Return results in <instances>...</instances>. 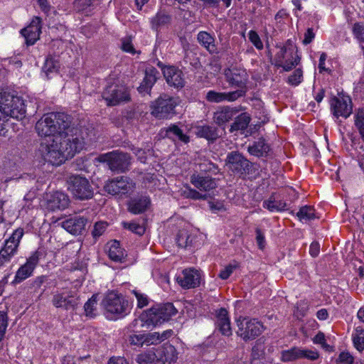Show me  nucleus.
<instances>
[{"instance_id":"53","label":"nucleus","mask_w":364,"mask_h":364,"mask_svg":"<svg viewBox=\"0 0 364 364\" xmlns=\"http://www.w3.org/2000/svg\"><path fill=\"white\" fill-rule=\"evenodd\" d=\"M353 32L356 38L364 41V23H355L353 27Z\"/></svg>"},{"instance_id":"52","label":"nucleus","mask_w":364,"mask_h":364,"mask_svg":"<svg viewBox=\"0 0 364 364\" xmlns=\"http://www.w3.org/2000/svg\"><path fill=\"white\" fill-rule=\"evenodd\" d=\"M186 196L188 198H191L193 200H205L208 198L207 194H202L197 191L196 190L190 188L187 192L185 193Z\"/></svg>"},{"instance_id":"17","label":"nucleus","mask_w":364,"mask_h":364,"mask_svg":"<svg viewBox=\"0 0 364 364\" xmlns=\"http://www.w3.org/2000/svg\"><path fill=\"white\" fill-rule=\"evenodd\" d=\"M200 273L196 269L189 268L182 271L176 280L178 284L183 289H193L200 284Z\"/></svg>"},{"instance_id":"4","label":"nucleus","mask_w":364,"mask_h":364,"mask_svg":"<svg viewBox=\"0 0 364 364\" xmlns=\"http://www.w3.org/2000/svg\"><path fill=\"white\" fill-rule=\"evenodd\" d=\"M0 112L6 117L21 119L25 117L26 109L20 97L0 89Z\"/></svg>"},{"instance_id":"60","label":"nucleus","mask_w":364,"mask_h":364,"mask_svg":"<svg viewBox=\"0 0 364 364\" xmlns=\"http://www.w3.org/2000/svg\"><path fill=\"white\" fill-rule=\"evenodd\" d=\"M255 232H256V235H257L256 240H257V245L259 249L262 250L265 245L264 235L263 232H262V230L259 228H257Z\"/></svg>"},{"instance_id":"61","label":"nucleus","mask_w":364,"mask_h":364,"mask_svg":"<svg viewBox=\"0 0 364 364\" xmlns=\"http://www.w3.org/2000/svg\"><path fill=\"white\" fill-rule=\"evenodd\" d=\"M92 4V0H75V6L80 10H85Z\"/></svg>"},{"instance_id":"44","label":"nucleus","mask_w":364,"mask_h":364,"mask_svg":"<svg viewBox=\"0 0 364 364\" xmlns=\"http://www.w3.org/2000/svg\"><path fill=\"white\" fill-rule=\"evenodd\" d=\"M303 80V71L301 68L296 69L294 73L289 76L287 82L293 86L299 85Z\"/></svg>"},{"instance_id":"27","label":"nucleus","mask_w":364,"mask_h":364,"mask_svg":"<svg viewBox=\"0 0 364 364\" xmlns=\"http://www.w3.org/2000/svg\"><path fill=\"white\" fill-rule=\"evenodd\" d=\"M238 113V109L230 107H223L217 110L213 115L214 122L219 126L230 121Z\"/></svg>"},{"instance_id":"7","label":"nucleus","mask_w":364,"mask_h":364,"mask_svg":"<svg viewBox=\"0 0 364 364\" xmlns=\"http://www.w3.org/2000/svg\"><path fill=\"white\" fill-rule=\"evenodd\" d=\"M102 97L107 106H117L120 103L127 102L131 99L128 88L119 84L107 86L102 92Z\"/></svg>"},{"instance_id":"5","label":"nucleus","mask_w":364,"mask_h":364,"mask_svg":"<svg viewBox=\"0 0 364 364\" xmlns=\"http://www.w3.org/2000/svg\"><path fill=\"white\" fill-rule=\"evenodd\" d=\"M68 189L75 198L85 200L93 197V188L85 176L72 175L68 178Z\"/></svg>"},{"instance_id":"34","label":"nucleus","mask_w":364,"mask_h":364,"mask_svg":"<svg viewBox=\"0 0 364 364\" xmlns=\"http://www.w3.org/2000/svg\"><path fill=\"white\" fill-rule=\"evenodd\" d=\"M108 255L113 261L122 262L125 256V251L120 247V244L118 241L114 240L110 242Z\"/></svg>"},{"instance_id":"15","label":"nucleus","mask_w":364,"mask_h":364,"mask_svg":"<svg viewBox=\"0 0 364 364\" xmlns=\"http://www.w3.org/2000/svg\"><path fill=\"white\" fill-rule=\"evenodd\" d=\"M41 255V254L39 251H35L32 253V255L27 259L26 262L21 265L17 270L14 278L15 283H20L31 276L34 269L39 262Z\"/></svg>"},{"instance_id":"39","label":"nucleus","mask_w":364,"mask_h":364,"mask_svg":"<svg viewBox=\"0 0 364 364\" xmlns=\"http://www.w3.org/2000/svg\"><path fill=\"white\" fill-rule=\"evenodd\" d=\"M353 341L354 346L358 351L361 352L364 350V328L363 327L358 326L355 328Z\"/></svg>"},{"instance_id":"29","label":"nucleus","mask_w":364,"mask_h":364,"mask_svg":"<svg viewBox=\"0 0 364 364\" xmlns=\"http://www.w3.org/2000/svg\"><path fill=\"white\" fill-rule=\"evenodd\" d=\"M68 196L63 192L56 191L48 199V206L52 210L65 209L69 204Z\"/></svg>"},{"instance_id":"56","label":"nucleus","mask_w":364,"mask_h":364,"mask_svg":"<svg viewBox=\"0 0 364 364\" xmlns=\"http://www.w3.org/2000/svg\"><path fill=\"white\" fill-rule=\"evenodd\" d=\"M133 293L134 294L137 302H138V307L143 308L146 306L148 304V298L146 295L138 292L137 291H133Z\"/></svg>"},{"instance_id":"8","label":"nucleus","mask_w":364,"mask_h":364,"mask_svg":"<svg viewBox=\"0 0 364 364\" xmlns=\"http://www.w3.org/2000/svg\"><path fill=\"white\" fill-rule=\"evenodd\" d=\"M135 188L133 181L124 176H117L108 180L104 186V190L112 196L124 195L131 193Z\"/></svg>"},{"instance_id":"38","label":"nucleus","mask_w":364,"mask_h":364,"mask_svg":"<svg viewBox=\"0 0 364 364\" xmlns=\"http://www.w3.org/2000/svg\"><path fill=\"white\" fill-rule=\"evenodd\" d=\"M287 205L282 200H277L274 195L271 196L267 200L264 201L263 207L269 211H282L284 210Z\"/></svg>"},{"instance_id":"63","label":"nucleus","mask_w":364,"mask_h":364,"mask_svg":"<svg viewBox=\"0 0 364 364\" xmlns=\"http://www.w3.org/2000/svg\"><path fill=\"white\" fill-rule=\"evenodd\" d=\"M314 342L315 343H318L322 346L323 348L329 347L328 345L326 343L325 336L323 333H318L314 338Z\"/></svg>"},{"instance_id":"45","label":"nucleus","mask_w":364,"mask_h":364,"mask_svg":"<svg viewBox=\"0 0 364 364\" xmlns=\"http://www.w3.org/2000/svg\"><path fill=\"white\" fill-rule=\"evenodd\" d=\"M228 321H230V318L228 311L224 308H221L217 314V328L220 331L222 328L223 325Z\"/></svg>"},{"instance_id":"59","label":"nucleus","mask_w":364,"mask_h":364,"mask_svg":"<svg viewBox=\"0 0 364 364\" xmlns=\"http://www.w3.org/2000/svg\"><path fill=\"white\" fill-rule=\"evenodd\" d=\"M18 245L17 242H12L9 238L5 241L4 246L3 247L7 250L10 253L16 254L18 250Z\"/></svg>"},{"instance_id":"10","label":"nucleus","mask_w":364,"mask_h":364,"mask_svg":"<svg viewBox=\"0 0 364 364\" xmlns=\"http://www.w3.org/2000/svg\"><path fill=\"white\" fill-rule=\"evenodd\" d=\"M331 110L336 117H348L353 111V104L349 96L344 94H338L333 96L330 100Z\"/></svg>"},{"instance_id":"20","label":"nucleus","mask_w":364,"mask_h":364,"mask_svg":"<svg viewBox=\"0 0 364 364\" xmlns=\"http://www.w3.org/2000/svg\"><path fill=\"white\" fill-rule=\"evenodd\" d=\"M131 165L130 156L122 151H112L110 170L112 171L124 173L129 169Z\"/></svg>"},{"instance_id":"14","label":"nucleus","mask_w":364,"mask_h":364,"mask_svg":"<svg viewBox=\"0 0 364 364\" xmlns=\"http://www.w3.org/2000/svg\"><path fill=\"white\" fill-rule=\"evenodd\" d=\"M225 77L227 82L233 87H237V90H242L241 97L247 92V74L245 70L235 68L225 70Z\"/></svg>"},{"instance_id":"46","label":"nucleus","mask_w":364,"mask_h":364,"mask_svg":"<svg viewBox=\"0 0 364 364\" xmlns=\"http://www.w3.org/2000/svg\"><path fill=\"white\" fill-rule=\"evenodd\" d=\"M60 68L59 63L52 58H48L45 62L43 69L47 75L57 72Z\"/></svg>"},{"instance_id":"24","label":"nucleus","mask_w":364,"mask_h":364,"mask_svg":"<svg viewBox=\"0 0 364 364\" xmlns=\"http://www.w3.org/2000/svg\"><path fill=\"white\" fill-rule=\"evenodd\" d=\"M223 130H220L214 125L198 126L196 128V134L198 136L205 138L209 141H216L223 134Z\"/></svg>"},{"instance_id":"25","label":"nucleus","mask_w":364,"mask_h":364,"mask_svg":"<svg viewBox=\"0 0 364 364\" xmlns=\"http://www.w3.org/2000/svg\"><path fill=\"white\" fill-rule=\"evenodd\" d=\"M87 222L86 218L75 216L65 220L63 227L71 234L77 235L85 230Z\"/></svg>"},{"instance_id":"9","label":"nucleus","mask_w":364,"mask_h":364,"mask_svg":"<svg viewBox=\"0 0 364 364\" xmlns=\"http://www.w3.org/2000/svg\"><path fill=\"white\" fill-rule=\"evenodd\" d=\"M237 324L238 330L236 333L245 341L255 339L263 331L262 324L256 319L239 318L237 320Z\"/></svg>"},{"instance_id":"16","label":"nucleus","mask_w":364,"mask_h":364,"mask_svg":"<svg viewBox=\"0 0 364 364\" xmlns=\"http://www.w3.org/2000/svg\"><path fill=\"white\" fill-rule=\"evenodd\" d=\"M287 53V49L285 46L280 48V50L275 55V66L277 68H282L284 71H290L295 68L300 62V57L294 53L293 51L289 53L291 58L285 59Z\"/></svg>"},{"instance_id":"6","label":"nucleus","mask_w":364,"mask_h":364,"mask_svg":"<svg viewBox=\"0 0 364 364\" xmlns=\"http://www.w3.org/2000/svg\"><path fill=\"white\" fill-rule=\"evenodd\" d=\"M102 306L107 313L123 317L129 312V301L122 295L109 292L102 301Z\"/></svg>"},{"instance_id":"13","label":"nucleus","mask_w":364,"mask_h":364,"mask_svg":"<svg viewBox=\"0 0 364 364\" xmlns=\"http://www.w3.org/2000/svg\"><path fill=\"white\" fill-rule=\"evenodd\" d=\"M78 303V296L72 291L57 292L52 299V304L54 306L65 310L75 309Z\"/></svg>"},{"instance_id":"2","label":"nucleus","mask_w":364,"mask_h":364,"mask_svg":"<svg viewBox=\"0 0 364 364\" xmlns=\"http://www.w3.org/2000/svg\"><path fill=\"white\" fill-rule=\"evenodd\" d=\"M178 359V353L171 344H164L157 348L137 355L139 364H171Z\"/></svg>"},{"instance_id":"51","label":"nucleus","mask_w":364,"mask_h":364,"mask_svg":"<svg viewBox=\"0 0 364 364\" xmlns=\"http://www.w3.org/2000/svg\"><path fill=\"white\" fill-rule=\"evenodd\" d=\"M14 254L10 253L7 250L2 247L0 250V267L4 266L6 263L11 261Z\"/></svg>"},{"instance_id":"37","label":"nucleus","mask_w":364,"mask_h":364,"mask_svg":"<svg viewBox=\"0 0 364 364\" xmlns=\"http://www.w3.org/2000/svg\"><path fill=\"white\" fill-rule=\"evenodd\" d=\"M171 22V16L165 12H159L151 20L152 28L158 30L163 26H168Z\"/></svg>"},{"instance_id":"18","label":"nucleus","mask_w":364,"mask_h":364,"mask_svg":"<svg viewBox=\"0 0 364 364\" xmlns=\"http://www.w3.org/2000/svg\"><path fill=\"white\" fill-rule=\"evenodd\" d=\"M318 358L317 352L310 350H303L299 348H291L281 353V360L283 362H291L301 358H307L311 360Z\"/></svg>"},{"instance_id":"30","label":"nucleus","mask_w":364,"mask_h":364,"mask_svg":"<svg viewBox=\"0 0 364 364\" xmlns=\"http://www.w3.org/2000/svg\"><path fill=\"white\" fill-rule=\"evenodd\" d=\"M150 204V200L146 196H141L132 199L128 204V210L133 214H140L144 212Z\"/></svg>"},{"instance_id":"12","label":"nucleus","mask_w":364,"mask_h":364,"mask_svg":"<svg viewBox=\"0 0 364 364\" xmlns=\"http://www.w3.org/2000/svg\"><path fill=\"white\" fill-rule=\"evenodd\" d=\"M176 102L172 97L166 95L159 97L151 105V114L158 119L168 118L173 113Z\"/></svg>"},{"instance_id":"41","label":"nucleus","mask_w":364,"mask_h":364,"mask_svg":"<svg viewBox=\"0 0 364 364\" xmlns=\"http://www.w3.org/2000/svg\"><path fill=\"white\" fill-rule=\"evenodd\" d=\"M354 124L362 140H364V110L360 109L355 114Z\"/></svg>"},{"instance_id":"3","label":"nucleus","mask_w":364,"mask_h":364,"mask_svg":"<svg viewBox=\"0 0 364 364\" xmlns=\"http://www.w3.org/2000/svg\"><path fill=\"white\" fill-rule=\"evenodd\" d=\"M176 312V309L171 303L160 304L142 314L138 319L134 321V325L141 323V326L147 328L151 326H155L168 321Z\"/></svg>"},{"instance_id":"50","label":"nucleus","mask_w":364,"mask_h":364,"mask_svg":"<svg viewBox=\"0 0 364 364\" xmlns=\"http://www.w3.org/2000/svg\"><path fill=\"white\" fill-rule=\"evenodd\" d=\"M8 325L6 314L0 311V341L3 339Z\"/></svg>"},{"instance_id":"11","label":"nucleus","mask_w":364,"mask_h":364,"mask_svg":"<svg viewBox=\"0 0 364 364\" xmlns=\"http://www.w3.org/2000/svg\"><path fill=\"white\" fill-rule=\"evenodd\" d=\"M226 166L232 173L244 176L249 173L251 163L240 153L231 151L227 156Z\"/></svg>"},{"instance_id":"31","label":"nucleus","mask_w":364,"mask_h":364,"mask_svg":"<svg viewBox=\"0 0 364 364\" xmlns=\"http://www.w3.org/2000/svg\"><path fill=\"white\" fill-rule=\"evenodd\" d=\"M198 43L210 53H218V48L215 43V39L206 31H200L197 36Z\"/></svg>"},{"instance_id":"55","label":"nucleus","mask_w":364,"mask_h":364,"mask_svg":"<svg viewBox=\"0 0 364 364\" xmlns=\"http://www.w3.org/2000/svg\"><path fill=\"white\" fill-rule=\"evenodd\" d=\"M353 356L350 353L345 352L340 354L338 360H337V364H353Z\"/></svg>"},{"instance_id":"58","label":"nucleus","mask_w":364,"mask_h":364,"mask_svg":"<svg viewBox=\"0 0 364 364\" xmlns=\"http://www.w3.org/2000/svg\"><path fill=\"white\" fill-rule=\"evenodd\" d=\"M236 268L235 265L229 264L220 271L219 277L222 279H227L232 273L233 269Z\"/></svg>"},{"instance_id":"35","label":"nucleus","mask_w":364,"mask_h":364,"mask_svg":"<svg viewBox=\"0 0 364 364\" xmlns=\"http://www.w3.org/2000/svg\"><path fill=\"white\" fill-rule=\"evenodd\" d=\"M251 118L247 113H242L235 117V122L231 124L230 132L245 130L249 125Z\"/></svg>"},{"instance_id":"43","label":"nucleus","mask_w":364,"mask_h":364,"mask_svg":"<svg viewBox=\"0 0 364 364\" xmlns=\"http://www.w3.org/2000/svg\"><path fill=\"white\" fill-rule=\"evenodd\" d=\"M158 71L155 68H151L149 70H146L145 73V77L143 80V82L145 85H148V87H152L155 84L157 80L156 74H158Z\"/></svg>"},{"instance_id":"40","label":"nucleus","mask_w":364,"mask_h":364,"mask_svg":"<svg viewBox=\"0 0 364 364\" xmlns=\"http://www.w3.org/2000/svg\"><path fill=\"white\" fill-rule=\"evenodd\" d=\"M296 216L301 221L312 220L315 218V210L312 206H303L297 212Z\"/></svg>"},{"instance_id":"49","label":"nucleus","mask_w":364,"mask_h":364,"mask_svg":"<svg viewBox=\"0 0 364 364\" xmlns=\"http://www.w3.org/2000/svg\"><path fill=\"white\" fill-rule=\"evenodd\" d=\"M107 223L105 222H97L95 224L92 235L94 237H98L101 236L106 230Z\"/></svg>"},{"instance_id":"21","label":"nucleus","mask_w":364,"mask_h":364,"mask_svg":"<svg viewBox=\"0 0 364 364\" xmlns=\"http://www.w3.org/2000/svg\"><path fill=\"white\" fill-rule=\"evenodd\" d=\"M41 19L39 17L33 18L28 26L21 30V33L26 39L28 46L33 45L39 39L41 33Z\"/></svg>"},{"instance_id":"42","label":"nucleus","mask_w":364,"mask_h":364,"mask_svg":"<svg viewBox=\"0 0 364 364\" xmlns=\"http://www.w3.org/2000/svg\"><path fill=\"white\" fill-rule=\"evenodd\" d=\"M97 295H93L84 306L85 312L87 316L94 317L97 313Z\"/></svg>"},{"instance_id":"48","label":"nucleus","mask_w":364,"mask_h":364,"mask_svg":"<svg viewBox=\"0 0 364 364\" xmlns=\"http://www.w3.org/2000/svg\"><path fill=\"white\" fill-rule=\"evenodd\" d=\"M248 38L250 42L256 47L257 49H263V43L256 31H250L248 33Z\"/></svg>"},{"instance_id":"62","label":"nucleus","mask_w":364,"mask_h":364,"mask_svg":"<svg viewBox=\"0 0 364 364\" xmlns=\"http://www.w3.org/2000/svg\"><path fill=\"white\" fill-rule=\"evenodd\" d=\"M314 37H315V34L313 31V29L311 28H309L304 33V38L303 40V43L304 45L309 44L313 41Z\"/></svg>"},{"instance_id":"28","label":"nucleus","mask_w":364,"mask_h":364,"mask_svg":"<svg viewBox=\"0 0 364 364\" xmlns=\"http://www.w3.org/2000/svg\"><path fill=\"white\" fill-rule=\"evenodd\" d=\"M161 133H164V136L173 141H180L187 144L190 141L188 135L185 134L183 130L176 124H171L168 127H165L161 130Z\"/></svg>"},{"instance_id":"64","label":"nucleus","mask_w":364,"mask_h":364,"mask_svg":"<svg viewBox=\"0 0 364 364\" xmlns=\"http://www.w3.org/2000/svg\"><path fill=\"white\" fill-rule=\"evenodd\" d=\"M134 154L138 157V159L143 163L145 162L146 159V153L145 150L140 148L132 149Z\"/></svg>"},{"instance_id":"22","label":"nucleus","mask_w":364,"mask_h":364,"mask_svg":"<svg viewBox=\"0 0 364 364\" xmlns=\"http://www.w3.org/2000/svg\"><path fill=\"white\" fill-rule=\"evenodd\" d=\"M164 76L168 85L183 87L185 84L183 72L174 66H166L163 70Z\"/></svg>"},{"instance_id":"19","label":"nucleus","mask_w":364,"mask_h":364,"mask_svg":"<svg viewBox=\"0 0 364 364\" xmlns=\"http://www.w3.org/2000/svg\"><path fill=\"white\" fill-rule=\"evenodd\" d=\"M51 119L50 113H48L36 123L35 129L38 135L43 139L42 141H51L54 136H58V135H55V132H53Z\"/></svg>"},{"instance_id":"23","label":"nucleus","mask_w":364,"mask_h":364,"mask_svg":"<svg viewBox=\"0 0 364 364\" xmlns=\"http://www.w3.org/2000/svg\"><path fill=\"white\" fill-rule=\"evenodd\" d=\"M242 90H235L230 92H218L210 90L207 92L205 99L210 102L219 103L223 101L232 102L241 97Z\"/></svg>"},{"instance_id":"36","label":"nucleus","mask_w":364,"mask_h":364,"mask_svg":"<svg viewBox=\"0 0 364 364\" xmlns=\"http://www.w3.org/2000/svg\"><path fill=\"white\" fill-rule=\"evenodd\" d=\"M176 240L178 247L187 248L193 245V237L186 229H182L178 230Z\"/></svg>"},{"instance_id":"1","label":"nucleus","mask_w":364,"mask_h":364,"mask_svg":"<svg viewBox=\"0 0 364 364\" xmlns=\"http://www.w3.org/2000/svg\"><path fill=\"white\" fill-rule=\"evenodd\" d=\"M53 132L51 141H41L38 151L46 161L59 166L82 150L85 139L78 128L72 126L70 117L63 112H50Z\"/></svg>"},{"instance_id":"26","label":"nucleus","mask_w":364,"mask_h":364,"mask_svg":"<svg viewBox=\"0 0 364 364\" xmlns=\"http://www.w3.org/2000/svg\"><path fill=\"white\" fill-rule=\"evenodd\" d=\"M191 183L196 188L204 191H209L217 187V183L214 178L200 174H193L191 176Z\"/></svg>"},{"instance_id":"32","label":"nucleus","mask_w":364,"mask_h":364,"mask_svg":"<svg viewBox=\"0 0 364 364\" xmlns=\"http://www.w3.org/2000/svg\"><path fill=\"white\" fill-rule=\"evenodd\" d=\"M269 151V146L262 138L259 139L252 145L248 146V152L257 157L267 156Z\"/></svg>"},{"instance_id":"57","label":"nucleus","mask_w":364,"mask_h":364,"mask_svg":"<svg viewBox=\"0 0 364 364\" xmlns=\"http://www.w3.org/2000/svg\"><path fill=\"white\" fill-rule=\"evenodd\" d=\"M24 234V231L23 228H17L16 230L14 231L11 236L9 237L10 240H12L14 242H17V245H19V242Z\"/></svg>"},{"instance_id":"47","label":"nucleus","mask_w":364,"mask_h":364,"mask_svg":"<svg viewBox=\"0 0 364 364\" xmlns=\"http://www.w3.org/2000/svg\"><path fill=\"white\" fill-rule=\"evenodd\" d=\"M122 225L125 229H128L132 232H134L139 235H142L145 232V228L143 226L134 222H123Z\"/></svg>"},{"instance_id":"33","label":"nucleus","mask_w":364,"mask_h":364,"mask_svg":"<svg viewBox=\"0 0 364 364\" xmlns=\"http://www.w3.org/2000/svg\"><path fill=\"white\" fill-rule=\"evenodd\" d=\"M173 335L172 330L164 331L161 334L158 332L149 333L144 335V344L146 346L156 345Z\"/></svg>"},{"instance_id":"54","label":"nucleus","mask_w":364,"mask_h":364,"mask_svg":"<svg viewBox=\"0 0 364 364\" xmlns=\"http://www.w3.org/2000/svg\"><path fill=\"white\" fill-rule=\"evenodd\" d=\"M129 342L132 345L142 346L144 344V335L132 334L129 336Z\"/></svg>"}]
</instances>
